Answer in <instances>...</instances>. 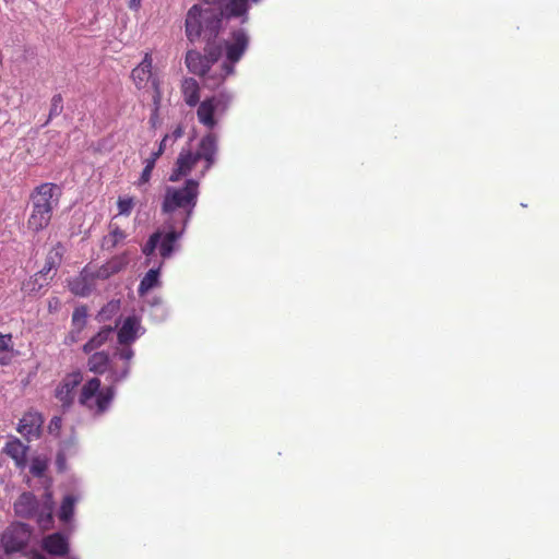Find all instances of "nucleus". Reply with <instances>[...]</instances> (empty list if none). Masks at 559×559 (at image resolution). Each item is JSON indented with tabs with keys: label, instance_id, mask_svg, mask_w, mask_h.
Returning <instances> with one entry per match:
<instances>
[{
	"label": "nucleus",
	"instance_id": "1",
	"mask_svg": "<svg viewBox=\"0 0 559 559\" xmlns=\"http://www.w3.org/2000/svg\"><path fill=\"white\" fill-rule=\"evenodd\" d=\"M61 193V188L52 182H44L34 188L29 194L32 210L26 222L29 231L37 234L49 226Z\"/></svg>",
	"mask_w": 559,
	"mask_h": 559
},
{
	"label": "nucleus",
	"instance_id": "2",
	"mask_svg": "<svg viewBox=\"0 0 559 559\" xmlns=\"http://www.w3.org/2000/svg\"><path fill=\"white\" fill-rule=\"evenodd\" d=\"M223 23L222 7L203 8L202 4L192 5L186 15L185 31L189 41L200 39L210 41L216 39Z\"/></svg>",
	"mask_w": 559,
	"mask_h": 559
},
{
	"label": "nucleus",
	"instance_id": "3",
	"mask_svg": "<svg viewBox=\"0 0 559 559\" xmlns=\"http://www.w3.org/2000/svg\"><path fill=\"white\" fill-rule=\"evenodd\" d=\"M200 183L195 179H187L181 187H166L160 211L163 214L180 212V225L186 229L198 204Z\"/></svg>",
	"mask_w": 559,
	"mask_h": 559
},
{
	"label": "nucleus",
	"instance_id": "4",
	"mask_svg": "<svg viewBox=\"0 0 559 559\" xmlns=\"http://www.w3.org/2000/svg\"><path fill=\"white\" fill-rule=\"evenodd\" d=\"M102 382L98 378H92L86 381L79 393V404L96 416L103 415L110 406L115 389L112 385L100 388Z\"/></svg>",
	"mask_w": 559,
	"mask_h": 559
},
{
	"label": "nucleus",
	"instance_id": "5",
	"mask_svg": "<svg viewBox=\"0 0 559 559\" xmlns=\"http://www.w3.org/2000/svg\"><path fill=\"white\" fill-rule=\"evenodd\" d=\"M231 103V96L228 93H218L204 98L199 103L197 109V118L209 132L218 124V118L224 116Z\"/></svg>",
	"mask_w": 559,
	"mask_h": 559
},
{
	"label": "nucleus",
	"instance_id": "6",
	"mask_svg": "<svg viewBox=\"0 0 559 559\" xmlns=\"http://www.w3.org/2000/svg\"><path fill=\"white\" fill-rule=\"evenodd\" d=\"M183 231L182 225L178 228L175 225H168L165 233L160 230L153 233L142 248L143 254L150 257L158 249L160 257L168 259L173 254L176 242Z\"/></svg>",
	"mask_w": 559,
	"mask_h": 559
},
{
	"label": "nucleus",
	"instance_id": "7",
	"mask_svg": "<svg viewBox=\"0 0 559 559\" xmlns=\"http://www.w3.org/2000/svg\"><path fill=\"white\" fill-rule=\"evenodd\" d=\"M62 257L63 247L58 242L47 253L43 269L38 271L26 284H24V288L31 293H35L44 286H47L55 276L57 267L61 264Z\"/></svg>",
	"mask_w": 559,
	"mask_h": 559
},
{
	"label": "nucleus",
	"instance_id": "8",
	"mask_svg": "<svg viewBox=\"0 0 559 559\" xmlns=\"http://www.w3.org/2000/svg\"><path fill=\"white\" fill-rule=\"evenodd\" d=\"M31 530L24 523L11 524L2 534L1 544L7 554L23 550L29 540Z\"/></svg>",
	"mask_w": 559,
	"mask_h": 559
},
{
	"label": "nucleus",
	"instance_id": "9",
	"mask_svg": "<svg viewBox=\"0 0 559 559\" xmlns=\"http://www.w3.org/2000/svg\"><path fill=\"white\" fill-rule=\"evenodd\" d=\"M83 381V373L80 370L67 373L55 390V397L61 403L63 408L73 405L78 386Z\"/></svg>",
	"mask_w": 559,
	"mask_h": 559
},
{
	"label": "nucleus",
	"instance_id": "10",
	"mask_svg": "<svg viewBox=\"0 0 559 559\" xmlns=\"http://www.w3.org/2000/svg\"><path fill=\"white\" fill-rule=\"evenodd\" d=\"M218 152V135L215 132H206L198 144L197 152L194 153L198 158L204 160V167L201 176H204L215 164L216 154Z\"/></svg>",
	"mask_w": 559,
	"mask_h": 559
},
{
	"label": "nucleus",
	"instance_id": "11",
	"mask_svg": "<svg viewBox=\"0 0 559 559\" xmlns=\"http://www.w3.org/2000/svg\"><path fill=\"white\" fill-rule=\"evenodd\" d=\"M249 46V36L245 29L239 28L230 33V39L225 41L226 61L234 67L243 56Z\"/></svg>",
	"mask_w": 559,
	"mask_h": 559
},
{
	"label": "nucleus",
	"instance_id": "12",
	"mask_svg": "<svg viewBox=\"0 0 559 559\" xmlns=\"http://www.w3.org/2000/svg\"><path fill=\"white\" fill-rule=\"evenodd\" d=\"M199 160L198 156L191 150L182 148L169 175V181L177 182L182 177L190 175Z\"/></svg>",
	"mask_w": 559,
	"mask_h": 559
},
{
	"label": "nucleus",
	"instance_id": "13",
	"mask_svg": "<svg viewBox=\"0 0 559 559\" xmlns=\"http://www.w3.org/2000/svg\"><path fill=\"white\" fill-rule=\"evenodd\" d=\"M44 418L38 412H27L20 419L17 431L27 440L36 439L40 436Z\"/></svg>",
	"mask_w": 559,
	"mask_h": 559
},
{
	"label": "nucleus",
	"instance_id": "14",
	"mask_svg": "<svg viewBox=\"0 0 559 559\" xmlns=\"http://www.w3.org/2000/svg\"><path fill=\"white\" fill-rule=\"evenodd\" d=\"M152 70L153 59L152 56L148 52H146L141 63L138 64L131 72V79L139 90L145 88L150 81L153 82L154 80H156L158 82L157 79L152 78Z\"/></svg>",
	"mask_w": 559,
	"mask_h": 559
},
{
	"label": "nucleus",
	"instance_id": "15",
	"mask_svg": "<svg viewBox=\"0 0 559 559\" xmlns=\"http://www.w3.org/2000/svg\"><path fill=\"white\" fill-rule=\"evenodd\" d=\"M53 506H55V503H53V499H52V493L49 491L45 492L41 503L40 504L38 503L37 513L34 516L36 519L39 527L44 531H47L52 527Z\"/></svg>",
	"mask_w": 559,
	"mask_h": 559
},
{
	"label": "nucleus",
	"instance_id": "16",
	"mask_svg": "<svg viewBox=\"0 0 559 559\" xmlns=\"http://www.w3.org/2000/svg\"><path fill=\"white\" fill-rule=\"evenodd\" d=\"M27 445L19 438L13 437L5 443L3 453L11 457L19 468H23L27 463Z\"/></svg>",
	"mask_w": 559,
	"mask_h": 559
},
{
	"label": "nucleus",
	"instance_id": "17",
	"mask_svg": "<svg viewBox=\"0 0 559 559\" xmlns=\"http://www.w3.org/2000/svg\"><path fill=\"white\" fill-rule=\"evenodd\" d=\"M38 503L32 492H23L14 502V511L20 518L33 519L37 513Z\"/></svg>",
	"mask_w": 559,
	"mask_h": 559
},
{
	"label": "nucleus",
	"instance_id": "18",
	"mask_svg": "<svg viewBox=\"0 0 559 559\" xmlns=\"http://www.w3.org/2000/svg\"><path fill=\"white\" fill-rule=\"evenodd\" d=\"M185 62L191 73L200 76H204L212 67L205 55L194 49L187 51Z\"/></svg>",
	"mask_w": 559,
	"mask_h": 559
},
{
	"label": "nucleus",
	"instance_id": "19",
	"mask_svg": "<svg viewBox=\"0 0 559 559\" xmlns=\"http://www.w3.org/2000/svg\"><path fill=\"white\" fill-rule=\"evenodd\" d=\"M223 17L231 19L239 17L241 19V23H247L249 20L248 11H249V1L248 0H227L224 5H222Z\"/></svg>",
	"mask_w": 559,
	"mask_h": 559
},
{
	"label": "nucleus",
	"instance_id": "20",
	"mask_svg": "<svg viewBox=\"0 0 559 559\" xmlns=\"http://www.w3.org/2000/svg\"><path fill=\"white\" fill-rule=\"evenodd\" d=\"M43 548L50 555L64 556L68 554L69 545L63 535L53 533L43 539Z\"/></svg>",
	"mask_w": 559,
	"mask_h": 559
},
{
	"label": "nucleus",
	"instance_id": "21",
	"mask_svg": "<svg viewBox=\"0 0 559 559\" xmlns=\"http://www.w3.org/2000/svg\"><path fill=\"white\" fill-rule=\"evenodd\" d=\"M180 88L183 100L189 107H195L202 102L200 100V85L195 79H183Z\"/></svg>",
	"mask_w": 559,
	"mask_h": 559
},
{
	"label": "nucleus",
	"instance_id": "22",
	"mask_svg": "<svg viewBox=\"0 0 559 559\" xmlns=\"http://www.w3.org/2000/svg\"><path fill=\"white\" fill-rule=\"evenodd\" d=\"M140 321L135 317H128L118 331V342L121 345H129L136 338Z\"/></svg>",
	"mask_w": 559,
	"mask_h": 559
},
{
	"label": "nucleus",
	"instance_id": "23",
	"mask_svg": "<svg viewBox=\"0 0 559 559\" xmlns=\"http://www.w3.org/2000/svg\"><path fill=\"white\" fill-rule=\"evenodd\" d=\"M235 72V68L229 63H223L221 66L219 72H213L211 74H205L204 84L210 90H215L221 86L225 79L231 75Z\"/></svg>",
	"mask_w": 559,
	"mask_h": 559
},
{
	"label": "nucleus",
	"instance_id": "24",
	"mask_svg": "<svg viewBox=\"0 0 559 559\" xmlns=\"http://www.w3.org/2000/svg\"><path fill=\"white\" fill-rule=\"evenodd\" d=\"M90 270L85 267L80 276L70 282V289L73 294L79 296H87L92 290V280L90 277Z\"/></svg>",
	"mask_w": 559,
	"mask_h": 559
},
{
	"label": "nucleus",
	"instance_id": "25",
	"mask_svg": "<svg viewBox=\"0 0 559 559\" xmlns=\"http://www.w3.org/2000/svg\"><path fill=\"white\" fill-rule=\"evenodd\" d=\"M87 367L88 370L97 373L103 374L107 371L109 367V356L105 352H96L93 355L90 356L87 360Z\"/></svg>",
	"mask_w": 559,
	"mask_h": 559
},
{
	"label": "nucleus",
	"instance_id": "26",
	"mask_svg": "<svg viewBox=\"0 0 559 559\" xmlns=\"http://www.w3.org/2000/svg\"><path fill=\"white\" fill-rule=\"evenodd\" d=\"M114 332V328L105 326L95 336H93L87 343L84 344L83 350L88 354L92 350L100 347Z\"/></svg>",
	"mask_w": 559,
	"mask_h": 559
},
{
	"label": "nucleus",
	"instance_id": "27",
	"mask_svg": "<svg viewBox=\"0 0 559 559\" xmlns=\"http://www.w3.org/2000/svg\"><path fill=\"white\" fill-rule=\"evenodd\" d=\"M76 498L72 495H68L63 498L59 512L58 518L62 523H69L74 514Z\"/></svg>",
	"mask_w": 559,
	"mask_h": 559
},
{
	"label": "nucleus",
	"instance_id": "28",
	"mask_svg": "<svg viewBox=\"0 0 559 559\" xmlns=\"http://www.w3.org/2000/svg\"><path fill=\"white\" fill-rule=\"evenodd\" d=\"M159 270L151 269L144 277L141 280L139 285V294L144 295L151 289H153L158 284Z\"/></svg>",
	"mask_w": 559,
	"mask_h": 559
},
{
	"label": "nucleus",
	"instance_id": "29",
	"mask_svg": "<svg viewBox=\"0 0 559 559\" xmlns=\"http://www.w3.org/2000/svg\"><path fill=\"white\" fill-rule=\"evenodd\" d=\"M118 355L121 359L126 361V366L120 374H118L116 371H111L112 382H118L128 376L130 369L129 362L132 359L134 353L130 347H123L118 352Z\"/></svg>",
	"mask_w": 559,
	"mask_h": 559
},
{
	"label": "nucleus",
	"instance_id": "30",
	"mask_svg": "<svg viewBox=\"0 0 559 559\" xmlns=\"http://www.w3.org/2000/svg\"><path fill=\"white\" fill-rule=\"evenodd\" d=\"M87 308L85 306L76 307L72 313V332L80 333L86 325Z\"/></svg>",
	"mask_w": 559,
	"mask_h": 559
},
{
	"label": "nucleus",
	"instance_id": "31",
	"mask_svg": "<svg viewBox=\"0 0 559 559\" xmlns=\"http://www.w3.org/2000/svg\"><path fill=\"white\" fill-rule=\"evenodd\" d=\"M135 205V199L130 195L119 197L117 200L118 215L130 216Z\"/></svg>",
	"mask_w": 559,
	"mask_h": 559
},
{
	"label": "nucleus",
	"instance_id": "32",
	"mask_svg": "<svg viewBox=\"0 0 559 559\" xmlns=\"http://www.w3.org/2000/svg\"><path fill=\"white\" fill-rule=\"evenodd\" d=\"M204 55L211 64H214L222 56V46L215 43V39L206 41Z\"/></svg>",
	"mask_w": 559,
	"mask_h": 559
},
{
	"label": "nucleus",
	"instance_id": "33",
	"mask_svg": "<svg viewBox=\"0 0 559 559\" xmlns=\"http://www.w3.org/2000/svg\"><path fill=\"white\" fill-rule=\"evenodd\" d=\"M153 88H154V95H153V114L151 116L150 122L152 126H155L156 119L158 118V111L160 107V100H162V91L159 87V82L156 80L153 81Z\"/></svg>",
	"mask_w": 559,
	"mask_h": 559
},
{
	"label": "nucleus",
	"instance_id": "34",
	"mask_svg": "<svg viewBox=\"0 0 559 559\" xmlns=\"http://www.w3.org/2000/svg\"><path fill=\"white\" fill-rule=\"evenodd\" d=\"M62 110H63V98H62L61 94H56L51 98L49 117H48V120L46 123H48L49 120H51L52 118L61 115Z\"/></svg>",
	"mask_w": 559,
	"mask_h": 559
},
{
	"label": "nucleus",
	"instance_id": "35",
	"mask_svg": "<svg viewBox=\"0 0 559 559\" xmlns=\"http://www.w3.org/2000/svg\"><path fill=\"white\" fill-rule=\"evenodd\" d=\"M154 167L155 165L152 164V160H145V166L141 173V176L135 182L138 187H141L150 181Z\"/></svg>",
	"mask_w": 559,
	"mask_h": 559
},
{
	"label": "nucleus",
	"instance_id": "36",
	"mask_svg": "<svg viewBox=\"0 0 559 559\" xmlns=\"http://www.w3.org/2000/svg\"><path fill=\"white\" fill-rule=\"evenodd\" d=\"M47 469V463L40 459H35L32 462L29 472L35 477H41Z\"/></svg>",
	"mask_w": 559,
	"mask_h": 559
},
{
	"label": "nucleus",
	"instance_id": "37",
	"mask_svg": "<svg viewBox=\"0 0 559 559\" xmlns=\"http://www.w3.org/2000/svg\"><path fill=\"white\" fill-rule=\"evenodd\" d=\"M127 264L124 258L122 257H116V258H112L111 260H109L107 262V265L109 267V273L110 275H114L118 272H120L124 265Z\"/></svg>",
	"mask_w": 559,
	"mask_h": 559
},
{
	"label": "nucleus",
	"instance_id": "38",
	"mask_svg": "<svg viewBox=\"0 0 559 559\" xmlns=\"http://www.w3.org/2000/svg\"><path fill=\"white\" fill-rule=\"evenodd\" d=\"M126 238V234L119 227H115L107 239V241L111 242V246L115 247L118 242Z\"/></svg>",
	"mask_w": 559,
	"mask_h": 559
},
{
	"label": "nucleus",
	"instance_id": "39",
	"mask_svg": "<svg viewBox=\"0 0 559 559\" xmlns=\"http://www.w3.org/2000/svg\"><path fill=\"white\" fill-rule=\"evenodd\" d=\"M12 350V336L11 334H0V352Z\"/></svg>",
	"mask_w": 559,
	"mask_h": 559
},
{
	"label": "nucleus",
	"instance_id": "40",
	"mask_svg": "<svg viewBox=\"0 0 559 559\" xmlns=\"http://www.w3.org/2000/svg\"><path fill=\"white\" fill-rule=\"evenodd\" d=\"M90 275H91L90 277H91V280H92V281H93L94 278H102V280H106V278H108V277H110V276H111V275H110V273H109V267H108L107 263H106V264H104V265H102V266L96 271V273H91V272H90Z\"/></svg>",
	"mask_w": 559,
	"mask_h": 559
},
{
	"label": "nucleus",
	"instance_id": "41",
	"mask_svg": "<svg viewBox=\"0 0 559 559\" xmlns=\"http://www.w3.org/2000/svg\"><path fill=\"white\" fill-rule=\"evenodd\" d=\"M183 134H185V127H183V124L179 123V124H177V126L173 129L171 133H169L168 135H170V140H171L173 142H175V141H177L178 139L182 138V136H183Z\"/></svg>",
	"mask_w": 559,
	"mask_h": 559
},
{
	"label": "nucleus",
	"instance_id": "42",
	"mask_svg": "<svg viewBox=\"0 0 559 559\" xmlns=\"http://www.w3.org/2000/svg\"><path fill=\"white\" fill-rule=\"evenodd\" d=\"M61 423H62V419L61 417H53L51 420H50V425H49V429L50 431L55 430V429H59L61 427Z\"/></svg>",
	"mask_w": 559,
	"mask_h": 559
},
{
	"label": "nucleus",
	"instance_id": "43",
	"mask_svg": "<svg viewBox=\"0 0 559 559\" xmlns=\"http://www.w3.org/2000/svg\"><path fill=\"white\" fill-rule=\"evenodd\" d=\"M203 8L222 7L221 0H201Z\"/></svg>",
	"mask_w": 559,
	"mask_h": 559
},
{
	"label": "nucleus",
	"instance_id": "44",
	"mask_svg": "<svg viewBox=\"0 0 559 559\" xmlns=\"http://www.w3.org/2000/svg\"><path fill=\"white\" fill-rule=\"evenodd\" d=\"M170 140V135L166 134L160 143H159V146H158V150L157 151H162V154L165 152V148H166V145H167V142Z\"/></svg>",
	"mask_w": 559,
	"mask_h": 559
},
{
	"label": "nucleus",
	"instance_id": "45",
	"mask_svg": "<svg viewBox=\"0 0 559 559\" xmlns=\"http://www.w3.org/2000/svg\"><path fill=\"white\" fill-rule=\"evenodd\" d=\"M162 151H156L151 154V156L146 160H152V164L155 165L156 160L162 156Z\"/></svg>",
	"mask_w": 559,
	"mask_h": 559
},
{
	"label": "nucleus",
	"instance_id": "46",
	"mask_svg": "<svg viewBox=\"0 0 559 559\" xmlns=\"http://www.w3.org/2000/svg\"><path fill=\"white\" fill-rule=\"evenodd\" d=\"M10 360H11L10 356H8L7 354L3 355V354L0 353V365L1 366L8 365L10 362Z\"/></svg>",
	"mask_w": 559,
	"mask_h": 559
},
{
	"label": "nucleus",
	"instance_id": "47",
	"mask_svg": "<svg viewBox=\"0 0 559 559\" xmlns=\"http://www.w3.org/2000/svg\"><path fill=\"white\" fill-rule=\"evenodd\" d=\"M140 4V0H130L129 8L130 9H138Z\"/></svg>",
	"mask_w": 559,
	"mask_h": 559
},
{
	"label": "nucleus",
	"instance_id": "48",
	"mask_svg": "<svg viewBox=\"0 0 559 559\" xmlns=\"http://www.w3.org/2000/svg\"><path fill=\"white\" fill-rule=\"evenodd\" d=\"M29 559H46V557L39 552H34L31 555Z\"/></svg>",
	"mask_w": 559,
	"mask_h": 559
},
{
	"label": "nucleus",
	"instance_id": "49",
	"mask_svg": "<svg viewBox=\"0 0 559 559\" xmlns=\"http://www.w3.org/2000/svg\"><path fill=\"white\" fill-rule=\"evenodd\" d=\"M252 1L257 3V2H259L260 0H252Z\"/></svg>",
	"mask_w": 559,
	"mask_h": 559
},
{
	"label": "nucleus",
	"instance_id": "50",
	"mask_svg": "<svg viewBox=\"0 0 559 559\" xmlns=\"http://www.w3.org/2000/svg\"><path fill=\"white\" fill-rule=\"evenodd\" d=\"M0 559H3L1 555H0Z\"/></svg>",
	"mask_w": 559,
	"mask_h": 559
}]
</instances>
